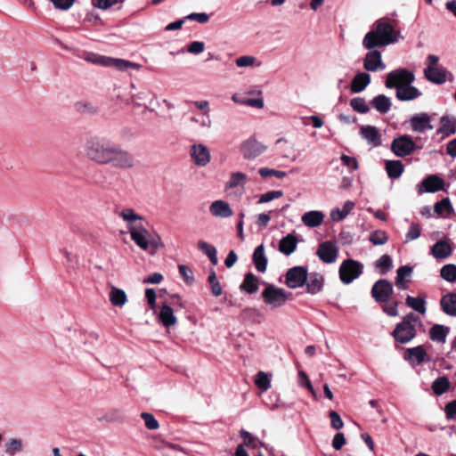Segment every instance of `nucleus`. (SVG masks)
I'll return each mask as SVG.
<instances>
[{
  "label": "nucleus",
  "mask_w": 456,
  "mask_h": 456,
  "mask_svg": "<svg viewBox=\"0 0 456 456\" xmlns=\"http://www.w3.org/2000/svg\"><path fill=\"white\" fill-rule=\"evenodd\" d=\"M253 262L256 269L259 273H265L267 268V257L265 254V247L263 244L257 246L253 253Z\"/></svg>",
  "instance_id": "cd10ccee"
},
{
  "label": "nucleus",
  "mask_w": 456,
  "mask_h": 456,
  "mask_svg": "<svg viewBox=\"0 0 456 456\" xmlns=\"http://www.w3.org/2000/svg\"><path fill=\"white\" fill-rule=\"evenodd\" d=\"M4 452L8 456H14L23 451V442L20 438H11L4 443Z\"/></svg>",
  "instance_id": "a19ab883"
},
{
  "label": "nucleus",
  "mask_w": 456,
  "mask_h": 456,
  "mask_svg": "<svg viewBox=\"0 0 456 456\" xmlns=\"http://www.w3.org/2000/svg\"><path fill=\"white\" fill-rule=\"evenodd\" d=\"M70 332L72 338L71 346L74 351H90L99 340L100 336L95 331H86L85 330H74Z\"/></svg>",
  "instance_id": "423d86ee"
},
{
  "label": "nucleus",
  "mask_w": 456,
  "mask_h": 456,
  "mask_svg": "<svg viewBox=\"0 0 456 456\" xmlns=\"http://www.w3.org/2000/svg\"><path fill=\"white\" fill-rule=\"evenodd\" d=\"M85 156L99 165H107L114 160V143L111 134H96L86 139L84 144Z\"/></svg>",
  "instance_id": "f03ea898"
},
{
  "label": "nucleus",
  "mask_w": 456,
  "mask_h": 456,
  "mask_svg": "<svg viewBox=\"0 0 456 456\" xmlns=\"http://www.w3.org/2000/svg\"><path fill=\"white\" fill-rule=\"evenodd\" d=\"M360 135L371 147H379L382 144V136L379 129L370 125H362L360 126Z\"/></svg>",
  "instance_id": "a211bd4d"
},
{
  "label": "nucleus",
  "mask_w": 456,
  "mask_h": 456,
  "mask_svg": "<svg viewBox=\"0 0 456 456\" xmlns=\"http://www.w3.org/2000/svg\"><path fill=\"white\" fill-rule=\"evenodd\" d=\"M403 165L400 160H387L386 162V171L391 179L399 178L403 172Z\"/></svg>",
  "instance_id": "58836bf2"
},
{
  "label": "nucleus",
  "mask_w": 456,
  "mask_h": 456,
  "mask_svg": "<svg viewBox=\"0 0 456 456\" xmlns=\"http://www.w3.org/2000/svg\"><path fill=\"white\" fill-rule=\"evenodd\" d=\"M376 267L380 271V274H386L393 267V261L389 255L381 256L376 262Z\"/></svg>",
  "instance_id": "09e8293b"
},
{
  "label": "nucleus",
  "mask_w": 456,
  "mask_h": 456,
  "mask_svg": "<svg viewBox=\"0 0 456 456\" xmlns=\"http://www.w3.org/2000/svg\"><path fill=\"white\" fill-rule=\"evenodd\" d=\"M198 248L201 250L210 260L212 265H216L218 263L216 248L208 244L205 240L198 241Z\"/></svg>",
  "instance_id": "79ce46f5"
},
{
  "label": "nucleus",
  "mask_w": 456,
  "mask_h": 456,
  "mask_svg": "<svg viewBox=\"0 0 456 456\" xmlns=\"http://www.w3.org/2000/svg\"><path fill=\"white\" fill-rule=\"evenodd\" d=\"M431 254L436 259H444L452 254V248L447 242L440 240L432 247Z\"/></svg>",
  "instance_id": "e433bc0d"
},
{
  "label": "nucleus",
  "mask_w": 456,
  "mask_h": 456,
  "mask_svg": "<svg viewBox=\"0 0 456 456\" xmlns=\"http://www.w3.org/2000/svg\"><path fill=\"white\" fill-rule=\"evenodd\" d=\"M258 288L259 279L252 273H248L245 275V278L240 286V290L245 291L248 294H253L256 292Z\"/></svg>",
  "instance_id": "473e14b6"
},
{
  "label": "nucleus",
  "mask_w": 456,
  "mask_h": 456,
  "mask_svg": "<svg viewBox=\"0 0 456 456\" xmlns=\"http://www.w3.org/2000/svg\"><path fill=\"white\" fill-rule=\"evenodd\" d=\"M209 211L212 216L219 218H228L233 214L229 203L222 200L213 201L209 207Z\"/></svg>",
  "instance_id": "412c9836"
},
{
  "label": "nucleus",
  "mask_w": 456,
  "mask_h": 456,
  "mask_svg": "<svg viewBox=\"0 0 456 456\" xmlns=\"http://www.w3.org/2000/svg\"><path fill=\"white\" fill-rule=\"evenodd\" d=\"M283 196L282 191H269L259 196L257 204H265Z\"/></svg>",
  "instance_id": "13d9d810"
},
{
  "label": "nucleus",
  "mask_w": 456,
  "mask_h": 456,
  "mask_svg": "<svg viewBox=\"0 0 456 456\" xmlns=\"http://www.w3.org/2000/svg\"><path fill=\"white\" fill-rule=\"evenodd\" d=\"M141 65L123 59H116V69L125 72L138 71Z\"/></svg>",
  "instance_id": "49530a36"
},
{
  "label": "nucleus",
  "mask_w": 456,
  "mask_h": 456,
  "mask_svg": "<svg viewBox=\"0 0 456 456\" xmlns=\"http://www.w3.org/2000/svg\"><path fill=\"white\" fill-rule=\"evenodd\" d=\"M393 293L392 283L387 280H379L371 289V295L377 302H387Z\"/></svg>",
  "instance_id": "ddd939ff"
},
{
  "label": "nucleus",
  "mask_w": 456,
  "mask_h": 456,
  "mask_svg": "<svg viewBox=\"0 0 456 456\" xmlns=\"http://www.w3.org/2000/svg\"><path fill=\"white\" fill-rule=\"evenodd\" d=\"M205 50V43L201 41H193L188 47L187 52L191 54H200Z\"/></svg>",
  "instance_id": "338daca9"
},
{
  "label": "nucleus",
  "mask_w": 456,
  "mask_h": 456,
  "mask_svg": "<svg viewBox=\"0 0 456 456\" xmlns=\"http://www.w3.org/2000/svg\"><path fill=\"white\" fill-rule=\"evenodd\" d=\"M235 64L238 68H254L260 67L261 62L252 55H242L235 60Z\"/></svg>",
  "instance_id": "37998d69"
},
{
  "label": "nucleus",
  "mask_w": 456,
  "mask_h": 456,
  "mask_svg": "<svg viewBox=\"0 0 456 456\" xmlns=\"http://www.w3.org/2000/svg\"><path fill=\"white\" fill-rule=\"evenodd\" d=\"M158 317L161 324L165 327L174 326L177 322L174 310L168 305L161 306Z\"/></svg>",
  "instance_id": "bb28decb"
},
{
  "label": "nucleus",
  "mask_w": 456,
  "mask_h": 456,
  "mask_svg": "<svg viewBox=\"0 0 456 456\" xmlns=\"http://www.w3.org/2000/svg\"><path fill=\"white\" fill-rule=\"evenodd\" d=\"M370 241L376 246L384 245L388 240V236L385 231L376 230L370 233Z\"/></svg>",
  "instance_id": "de8ad7c7"
},
{
  "label": "nucleus",
  "mask_w": 456,
  "mask_h": 456,
  "mask_svg": "<svg viewBox=\"0 0 456 456\" xmlns=\"http://www.w3.org/2000/svg\"><path fill=\"white\" fill-rule=\"evenodd\" d=\"M370 105L378 112H379L381 114H386L390 110L392 102H391L390 98H388L385 94H379L371 100Z\"/></svg>",
  "instance_id": "2f4dec72"
},
{
  "label": "nucleus",
  "mask_w": 456,
  "mask_h": 456,
  "mask_svg": "<svg viewBox=\"0 0 456 456\" xmlns=\"http://www.w3.org/2000/svg\"><path fill=\"white\" fill-rule=\"evenodd\" d=\"M450 387L449 379L446 377L437 378L432 384V389L437 395H441L445 393Z\"/></svg>",
  "instance_id": "a18cd8bd"
},
{
  "label": "nucleus",
  "mask_w": 456,
  "mask_h": 456,
  "mask_svg": "<svg viewBox=\"0 0 456 456\" xmlns=\"http://www.w3.org/2000/svg\"><path fill=\"white\" fill-rule=\"evenodd\" d=\"M134 165L135 159L132 152L124 149H116V168L128 169Z\"/></svg>",
  "instance_id": "aec40b11"
},
{
  "label": "nucleus",
  "mask_w": 456,
  "mask_h": 456,
  "mask_svg": "<svg viewBox=\"0 0 456 456\" xmlns=\"http://www.w3.org/2000/svg\"><path fill=\"white\" fill-rule=\"evenodd\" d=\"M307 280V270L303 266H295L286 273V285L290 289H297L305 285Z\"/></svg>",
  "instance_id": "9b49d317"
},
{
  "label": "nucleus",
  "mask_w": 456,
  "mask_h": 456,
  "mask_svg": "<svg viewBox=\"0 0 456 456\" xmlns=\"http://www.w3.org/2000/svg\"><path fill=\"white\" fill-rule=\"evenodd\" d=\"M156 99V94L150 91H142L132 95V103L135 107L143 106L145 109L153 110L147 105V102L151 104L153 100Z\"/></svg>",
  "instance_id": "393cba45"
},
{
  "label": "nucleus",
  "mask_w": 456,
  "mask_h": 456,
  "mask_svg": "<svg viewBox=\"0 0 456 456\" xmlns=\"http://www.w3.org/2000/svg\"><path fill=\"white\" fill-rule=\"evenodd\" d=\"M317 256L325 264H333L338 256V248L334 241L322 242L316 251Z\"/></svg>",
  "instance_id": "f8f14e48"
},
{
  "label": "nucleus",
  "mask_w": 456,
  "mask_h": 456,
  "mask_svg": "<svg viewBox=\"0 0 456 456\" xmlns=\"http://www.w3.org/2000/svg\"><path fill=\"white\" fill-rule=\"evenodd\" d=\"M406 304L408 306L417 311L418 313L424 314L426 313V302L422 297H413L407 296Z\"/></svg>",
  "instance_id": "c03bdc74"
},
{
  "label": "nucleus",
  "mask_w": 456,
  "mask_h": 456,
  "mask_svg": "<svg viewBox=\"0 0 456 456\" xmlns=\"http://www.w3.org/2000/svg\"><path fill=\"white\" fill-rule=\"evenodd\" d=\"M267 150V146L251 136L244 140L240 146V152L243 159L253 160L264 154Z\"/></svg>",
  "instance_id": "1a4fd4ad"
},
{
  "label": "nucleus",
  "mask_w": 456,
  "mask_h": 456,
  "mask_svg": "<svg viewBox=\"0 0 456 456\" xmlns=\"http://www.w3.org/2000/svg\"><path fill=\"white\" fill-rule=\"evenodd\" d=\"M141 417L144 420V424L148 429L156 430L159 428V422L151 413L142 412Z\"/></svg>",
  "instance_id": "bf43d9fd"
},
{
  "label": "nucleus",
  "mask_w": 456,
  "mask_h": 456,
  "mask_svg": "<svg viewBox=\"0 0 456 456\" xmlns=\"http://www.w3.org/2000/svg\"><path fill=\"white\" fill-rule=\"evenodd\" d=\"M444 412L448 419H456V400L452 401L445 405Z\"/></svg>",
  "instance_id": "774afa93"
},
{
  "label": "nucleus",
  "mask_w": 456,
  "mask_h": 456,
  "mask_svg": "<svg viewBox=\"0 0 456 456\" xmlns=\"http://www.w3.org/2000/svg\"><path fill=\"white\" fill-rule=\"evenodd\" d=\"M400 37V32L384 20H378L373 29L369 31L363 37L362 45L367 50L375 47H384L396 43Z\"/></svg>",
  "instance_id": "20e7f679"
},
{
  "label": "nucleus",
  "mask_w": 456,
  "mask_h": 456,
  "mask_svg": "<svg viewBox=\"0 0 456 456\" xmlns=\"http://www.w3.org/2000/svg\"><path fill=\"white\" fill-rule=\"evenodd\" d=\"M441 277L450 282L456 281V265L448 264L443 266L440 270Z\"/></svg>",
  "instance_id": "8fccbe9b"
},
{
  "label": "nucleus",
  "mask_w": 456,
  "mask_h": 456,
  "mask_svg": "<svg viewBox=\"0 0 456 456\" xmlns=\"http://www.w3.org/2000/svg\"><path fill=\"white\" fill-rule=\"evenodd\" d=\"M273 211H270L269 213H261L256 216V224L259 228H265L267 227L269 222L271 221V213Z\"/></svg>",
  "instance_id": "e2e57ef3"
},
{
  "label": "nucleus",
  "mask_w": 456,
  "mask_h": 456,
  "mask_svg": "<svg viewBox=\"0 0 456 456\" xmlns=\"http://www.w3.org/2000/svg\"><path fill=\"white\" fill-rule=\"evenodd\" d=\"M247 175L242 172H233L230 175V178L225 184L226 189H233L236 187L244 188L247 183Z\"/></svg>",
  "instance_id": "ea45409f"
},
{
  "label": "nucleus",
  "mask_w": 456,
  "mask_h": 456,
  "mask_svg": "<svg viewBox=\"0 0 456 456\" xmlns=\"http://www.w3.org/2000/svg\"><path fill=\"white\" fill-rule=\"evenodd\" d=\"M449 331L450 329L448 327L441 324H435L429 330V337L435 342L444 344Z\"/></svg>",
  "instance_id": "72a5a7b5"
},
{
  "label": "nucleus",
  "mask_w": 456,
  "mask_h": 456,
  "mask_svg": "<svg viewBox=\"0 0 456 456\" xmlns=\"http://www.w3.org/2000/svg\"><path fill=\"white\" fill-rule=\"evenodd\" d=\"M297 239L293 234L283 237L279 243V250L286 256L291 255L297 248Z\"/></svg>",
  "instance_id": "7c9ffc66"
},
{
  "label": "nucleus",
  "mask_w": 456,
  "mask_h": 456,
  "mask_svg": "<svg viewBox=\"0 0 456 456\" xmlns=\"http://www.w3.org/2000/svg\"><path fill=\"white\" fill-rule=\"evenodd\" d=\"M414 74L406 69H397L387 75L385 85L387 88H396V98L402 102L412 101L421 95L419 90L411 86Z\"/></svg>",
  "instance_id": "7ed1b4c3"
},
{
  "label": "nucleus",
  "mask_w": 456,
  "mask_h": 456,
  "mask_svg": "<svg viewBox=\"0 0 456 456\" xmlns=\"http://www.w3.org/2000/svg\"><path fill=\"white\" fill-rule=\"evenodd\" d=\"M443 312L449 316H456V293H447L440 300Z\"/></svg>",
  "instance_id": "a878e982"
},
{
  "label": "nucleus",
  "mask_w": 456,
  "mask_h": 456,
  "mask_svg": "<svg viewBox=\"0 0 456 456\" xmlns=\"http://www.w3.org/2000/svg\"><path fill=\"white\" fill-rule=\"evenodd\" d=\"M190 155L194 164L199 167H206L211 160L210 151L202 143L191 145Z\"/></svg>",
  "instance_id": "4468645a"
},
{
  "label": "nucleus",
  "mask_w": 456,
  "mask_h": 456,
  "mask_svg": "<svg viewBox=\"0 0 456 456\" xmlns=\"http://www.w3.org/2000/svg\"><path fill=\"white\" fill-rule=\"evenodd\" d=\"M434 210L437 215L450 214L453 209L449 198H444L436 202Z\"/></svg>",
  "instance_id": "603ef678"
},
{
  "label": "nucleus",
  "mask_w": 456,
  "mask_h": 456,
  "mask_svg": "<svg viewBox=\"0 0 456 456\" xmlns=\"http://www.w3.org/2000/svg\"><path fill=\"white\" fill-rule=\"evenodd\" d=\"M83 59L87 62L103 67H111L114 65L113 58L94 53H86Z\"/></svg>",
  "instance_id": "c756f323"
},
{
  "label": "nucleus",
  "mask_w": 456,
  "mask_h": 456,
  "mask_svg": "<svg viewBox=\"0 0 456 456\" xmlns=\"http://www.w3.org/2000/svg\"><path fill=\"white\" fill-rule=\"evenodd\" d=\"M208 282L211 287V292L215 297H219L223 293V289L220 282L217 280L215 271H212L208 275Z\"/></svg>",
  "instance_id": "5fc2aeb1"
},
{
  "label": "nucleus",
  "mask_w": 456,
  "mask_h": 456,
  "mask_svg": "<svg viewBox=\"0 0 456 456\" xmlns=\"http://www.w3.org/2000/svg\"><path fill=\"white\" fill-rule=\"evenodd\" d=\"M363 271V265L354 259H346L340 265L339 279L344 284H350L357 279Z\"/></svg>",
  "instance_id": "6e6552de"
},
{
  "label": "nucleus",
  "mask_w": 456,
  "mask_h": 456,
  "mask_svg": "<svg viewBox=\"0 0 456 456\" xmlns=\"http://www.w3.org/2000/svg\"><path fill=\"white\" fill-rule=\"evenodd\" d=\"M412 268L409 265H403L396 271L395 285L400 289H406V281L411 277Z\"/></svg>",
  "instance_id": "4c0bfd02"
},
{
  "label": "nucleus",
  "mask_w": 456,
  "mask_h": 456,
  "mask_svg": "<svg viewBox=\"0 0 456 456\" xmlns=\"http://www.w3.org/2000/svg\"><path fill=\"white\" fill-rule=\"evenodd\" d=\"M426 78L435 84H443L446 81V71L437 67L431 69L426 68L424 70Z\"/></svg>",
  "instance_id": "f704fd0d"
},
{
  "label": "nucleus",
  "mask_w": 456,
  "mask_h": 456,
  "mask_svg": "<svg viewBox=\"0 0 456 456\" xmlns=\"http://www.w3.org/2000/svg\"><path fill=\"white\" fill-rule=\"evenodd\" d=\"M330 425L332 428L339 430L344 427V422L338 413L335 411H330Z\"/></svg>",
  "instance_id": "0e129e2a"
},
{
  "label": "nucleus",
  "mask_w": 456,
  "mask_h": 456,
  "mask_svg": "<svg viewBox=\"0 0 456 456\" xmlns=\"http://www.w3.org/2000/svg\"><path fill=\"white\" fill-rule=\"evenodd\" d=\"M258 173L264 178L274 175L277 178L281 179V178L286 176V172L280 171V170H275V169H272V168H268V167H262V168H260L258 170Z\"/></svg>",
  "instance_id": "052dcab7"
},
{
  "label": "nucleus",
  "mask_w": 456,
  "mask_h": 456,
  "mask_svg": "<svg viewBox=\"0 0 456 456\" xmlns=\"http://www.w3.org/2000/svg\"><path fill=\"white\" fill-rule=\"evenodd\" d=\"M179 273L183 278L184 281L188 284L192 283L193 281V273L192 271L184 265H180L179 267Z\"/></svg>",
  "instance_id": "69168bd1"
},
{
  "label": "nucleus",
  "mask_w": 456,
  "mask_h": 456,
  "mask_svg": "<svg viewBox=\"0 0 456 456\" xmlns=\"http://www.w3.org/2000/svg\"><path fill=\"white\" fill-rule=\"evenodd\" d=\"M370 83V76L368 73L361 72L354 76L351 83V91L353 93L362 92Z\"/></svg>",
  "instance_id": "c85d7f7f"
},
{
  "label": "nucleus",
  "mask_w": 456,
  "mask_h": 456,
  "mask_svg": "<svg viewBox=\"0 0 456 456\" xmlns=\"http://www.w3.org/2000/svg\"><path fill=\"white\" fill-rule=\"evenodd\" d=\"M289 294L285 289L273 284H266L262 291V298L265 304L271 308H279L285 305Z\"/></svg>",
  "instance_id": "0eeeda50"
},
{
  "label": "nucleus",
  "mask_w": 456,
  "mask_h": 456,
  "mask_svg": "<svg viewBox=\"0 0 456 456\" xmlns=\"http://www.w3.org/2000/svg\"><path fill=\"white\" fill-rule=\"evenodd\" d=\"M60 252L66 259L65 265L69 268L75 269L78 266L79 261H78V257L76 254L69 251L66 248L61 249Z\"/></svg>",
  "instance_id": "6e6d98bb"
},
{
  "label": "nucleus",
  "mask_w": 456,
  "mask_h": 456,
  "mask_svg": "<svg viewBox=\"0 0 456 456\" xmlns=\"http://www.w3.org/2000/svg\"><path fill=\"white\" fill-rule=\"evenodd\" d=\"M441 126L437 129V134L444 136H450L456 133V118L444 115L440 119Z\"/></svg>",
  "instance_id": "b1692460"
},
{
  "label": "nucleus",
  "mask_w": 456,
  "mask_h": 456,
  "mask_svg": "<svg viewBox=\"0 0 456 456\" xmlns=\"http://www.w3.org/2000/svg\"><path fill=\"white\" fill-rule=\"evenodd\" d=\"M411 130L416 133H424L432 130L434 126L431 124V118L428 113L421 112L413 115L410 119Z\"/></svg>",
  "instance_id": "6ab92c4d"
},
{
  "label": "nucleus",
  "mask_w": 456,
  "mask_h": 456,
  "mask_svg": "<svg viewBox=\"0 0 456 456\" xmlns=\"http://www.w3.org/2000/svg\"><path fill=\"white\" fill-rule=\"evenodd\" d=\"M354 203L351 200L345 202L342 208H334L330 211V218L335 222H339L346 218L354 209Z\"/></svg>",
  "instance_id": "c9c22d12"
},
{
  "label": "nucleus",
  "mask_w": 456,
  "mask_h": 456,
  "mask_svg": "<svg viewBox=\"0 0 456 456\" xmlns=\"http://www.w3.org/2000/svg\"><path fill=\"white\" fill-rule=\"evenodd\" d=\"M307 292L311 294H316L320 292L324 284V277L319 273H311L307 274L306 282Z\"/></svg>",
  "instance_id": "4be33fe9"
},
{
  "label": "nucleus",
  "mask_w": 456,
  "mask_h": 456,
  "mask_svg": "<svg viewBox=\"0 0 456 456\" xmlns=\"http://www.w3.org/2000/svg\"><path fill=\"white\" fill-rule=\"evenodd\" d=\"M416 144L408 134L400 135L395 138L391 143V151L400 158L410 155L415 150Z\"/></svg>",
  "instance_id": "9d476101"
},
{
  "label": "nucleus",
  "mask_w": 456,
  "mask_h": 456,
  "mask_svg": "<svg viewBox=\"0 0 456 456\" xmlns=\"http://www.w3.org/2000/svg\"><path fill=\"white\" fill-rule=\"evenodd\" d=\"M444 190V181L436 175H430L422 180L418 185L419 193L428 192L434 193Z\"/></svg>",
  "instance_id": "f3484780"
},
{
  "label": "nucleus",
  "mask_w": 456,
  "mask_h": 456,
  "mask_svg": "<svg viewBox=\"0 0 456 456\" xmlns=\"http://www.w3.org/2000/svg\"><path fill=\"white\" fill-rule=\"evenodd\" d=\"M119 216L126 223V231L120 230L121 234H130L131 240L143 251H149L154 255L164 247L160 235L151 233L143 225L144 217L138 215L133 208H125L119 213Z\"/></svg>",
  "instance_id": "f257e3e1"
},
{
  "label": "nucleus",
  "mask_w": 456,
  "mask_h": 456,
  "mask_svg": "<svg viewBox=\"0 0 456 456\" xmlns=\"http://www.w3.org/2000/svg\"><path fill=\"white\" fill-rule=\"evenodd\" d=\"M420 323L421 321L419 316L409 314L403 318L401 322L396 324L392 336L396 342L407 344L416 337V326Z\"/></svg>",
  "instance_id": "39448f33"
},
{
  "label": "nucleus",
  "mask_w": 456,
  "mask_h": 456,
  "mask_svg": "<svg viewBox=\"0 0 456 456\" xmlns=\"http://www.w3.org/2000/svg\"><path fill=\"white\" fill-rule=\"evenodd\" d=\"M350 106L354 110L362 114L367 113L370 110L368 103L366 102L365 99L362 97L353 98L350 101Z\"/></svg>",
  "instance_id": "864d4df0"
},
{
  "label": "nucleus",
  "mask_w": 456,
  "mask_h": 456,
  "mask_svg": "<svg viewBox=\"0 0 456 456\" xmlns=\"http://www.w3.org/2000/svg\"><path fill=\"white\" fill-rule=\"evenodd\" d=\"M420 234H421V230H420L419 225L417 224H412L410 226L408 232L406 233L405 241L409 242V241L417 240L420 236Z\"/></svg>",
  "instance_id": "680f3d73"
},
{
  "label": "nucleus",
  "mask_w": 456,
  "mask_h": 456,
  "mask_svg": "<svg viewBox=\"0 0 456 456\" xmlns=\"http://www.w3.org/2000/svg\"><path fill=\"white\" fill-rule=\"evenodd\" d=\"M255 384L262 391H267L271 387V379L265 372L259 371L256 374Z\"/></svg>",
  "instance_id": "3c124183"
},
{
  "label": "nucleus",
  "mask_w": 456,
  "mask_h": 456,
  "mask_svg": "<svg viewBox=\"0 0 456 456\" xmlns=\"http://www.w3.org/2000/svg\"><path fill=\"white\" fill-rule=\"evenodd\" d=\"M75 106L76 110L81 113L94 115L98 112L97 108L89 102H77Z\"/></svg>",
  "instance_id": "4d7b16f0"
},
{
  "label": "nucleus",
  "mask_w": 456,
  "mask_h": 456,
  "mask_svg": "<svg viewBox=\"0 0 456 456\" xmlns=\"http://www.w3.org/2000/svg\"><path fill=\"white\" fill-rule=\"evenodd\" d=\"M324 220V214L319 210H312L305 212L302 217V223L310 228L320 226Z\"/></svg>",
  "instance_id": "5701e85b"
},
{
  "label": "nucleus",
  "mask_w": 456,
  "mask_h": 456,
  "mask_svg": "<svg viewBox=\"0 0 456 456\" xmlns=\"http://www.w3.org/2000/svg\"><path fill=\"white\" fill-rule=\"evenodd\" d=\"M363 68L370 72L386 69V64L382 61L381 53L374 48L369 50L363 60Z\"/></svg>",
  "instance_id": "2eb2a0df"
},
{
  "label": "nucleus",
  "mask_w": 456,
  "mask_h": 456,
  "mask_svg": "<svg viewBox=\"0 0 456 456\" xmlns=\"http://www.w3.org/2000/svg\"><path fill=\"white\" fill-rule=\"evenodd\" d=\"M403 358L412 367L419 366L424 362L429 360L424 346L407 348L404 352Z\"/></svg>",
  "instance_id": "dca6fc26"
}]
</instances>
